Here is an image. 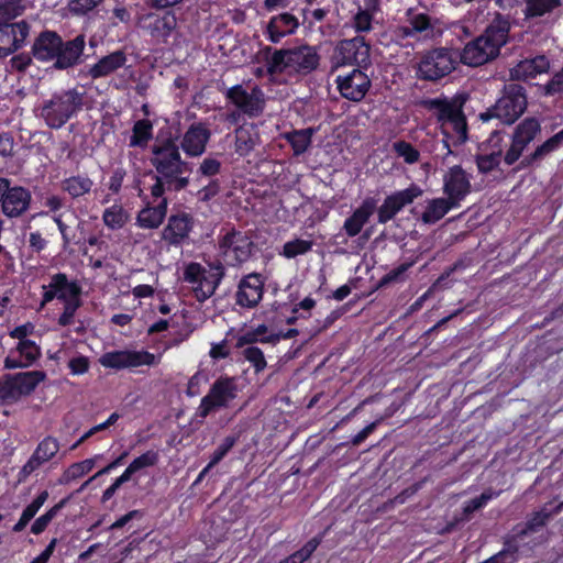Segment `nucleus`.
I'll list each match as a JSON object with an SVG mask.
<instances>
[{
	"instance_id": "f257e3e1",
	"label": "nucleus",
	"mask_w": 563,
	"mask_h": 563,
	"mask_svg": "<svg viewBox=\"0 0 563 563\" xmlns=\"http://www.w3.org/2000/svg\"><path fill=\"white\" fill-rule=\"evenodd\" d=\"M151 164L156 170L155 184L151 187V195L161 198L165 191H180L189 184L188 163L181 159L178 145L172 139L163 141L152 147Z\"/></svg>"
},
{
	"instance_id": "f03ea898",
	"label": "nucleus",
	"mask_w": 563,
	"mask_h": 563,
	"mask_svg": "<svg viewBox=\"0 0 563 563\" xmlns=\"http://www.w3.org/2000/svg\"><path fill=\"white\" fill-rule=\"evenodd\" d=\"M84 106V92L68 89L56 92L36 109V115L44 120L49 129H60Z\"/></svg>"
},
{
	"instance_id": "7ed1b4c3",
	"label": "nucleus",
	"mask_w": 563,
	"mask_h": 563,
	"mask_svg": "<svg viewBox=\"0 0 563 563\" xmlns=\"http://www.w3.org/2000/svg\"><path fill=\"white\" fill-rule=\"evenodd\" d=\"M319 65L317 51L308 45L276 49L267 60L269 74H309Z\"/></svg>"
},
{
	"instance_id": "20e7f679",
	"label": "nucleus",
	"mask_w": 563,
	"mask_h": 563,
	"mask_svg": "<svg viewBox=\"0 0 563 563\" xmlns=\"http://www.w3.org/2000/svg\"><path fill=\"white\" fill-rule=\"evenodd\" d=\"M467 99L468 95L459 93L451 99H434L430 102L431 108L438 111L437 117L442 123V128L445 129L446 125H450L456 133L459 144L467 140V123L463 113V107Z\"/></svg>"
},
{
	"instance_id": "39448f33",
	"label": "nucleus",
	"mask_w": 563,
	"mask_h": 563,
	"mask_svg": "<svg viewBox=\"0 0 563 563\" xmlns=\"http://www.w3.org/2000/svg\"><path fill=\"white\" fill-rule=\"evenodd\" d=\"M207 271L199 263H189L184 271V280L192 284V290L198 301L210 298L224 276L221 263L210 264Z\"/></svg>"
},
{
	"instance_id": "423d86ee",
	"label": "nucleus",
	"mask_w": 563,
	"mask_h": 563,
	"mask_svg": "<svg viewBox=\"0 0 563 563\" xmlns=\"http://www.w3.org/2000/svg\"><path fill=\"white\" fill-rule=\"evenodd\" d=\"M239 388L233 377H219L202 397L197 409V417L206 419L210 413L223 408L238 397Z\"/></svg>"
},
{
	"instance_id": "0eeeda50",
	"label": "nucleus",
	"mask_w": 563,
	"mask_h": 563,
	"mask_svg": "<svg viewBox=\"0 0 563 563\" xmlns=\"http://www.w3.org/2000/svg\"><path fill=\"white\" fill-rule=\"evenodd\" d=\"M527 97L525 88L517 82L504 85L503 96L495 101V119L505 124H512L526 110Z\"/></svg>"
},
{
	"instance_id": "6e6552de",
	"label": "nucleus",
	"mask_w": 563,
	"mask_h": 563,
	"mask_svg": "<svg viewBox=\"0 0 563 563\" xmlns=\"http://www.w3.org/2000/svg\"><path fill=\"white\" fill-rule=\"evenodd\" d=\"M455 68V58L448 48H434L422 54L417 67V77L435 81Z\"/></svg>"
},
{
	"instance_id": "1a4fd4ad",
	"label": "nucleus",
	"mask_w": 563,
	"mask_h": 563,
	"mask_svg": "<svg viewBox=\"0 0 563 563\" xmlns=\"http://www.w3.org/2000/svg\"><path fill=\"white\" fill-rule=\"evenodd\" d=\"M46 378L43 371L22 372L14 375H5L0 380V399L15 401L34 391L36 386Z\"/></svg>"
},
{
	"instance_id": "9d476101",
	"label": "nucleus",
	"mask_w": 563,
	"mask_h": 563,
	"mask_svg": "<svg viewBox=\"0 0 563 563\" xmlns=\"http://www.w3.org/2000/svg\"><path fill=\"white\" fill-rule=\"evenodd\" d=\"M254 243L243 232L232 229L219 242V251L228 265L245 263L252 255Z\"/></svg>"
},
{
	"instance_id": "9b49d317",
	"label": "nucleus",
	"mask_w": 563,
	"mask_h": 563,
	"mask_svg": "<svg viewBox=\"0 0 563 563\" xmlns=\"http://www.w3.org/2000/svg\"><path fill=\"white\" fill-rule=\"evenodd\" d=\"M225 97L249 118L262 115L266 106L265 95L258 86L247 91L242 85H235L227 90Z\"/></svg>"
},
{
	"instance_id": "f8f14e48",
	"label": "nucleus",
	"mask_w": 563,
	"mask_h": 563,
	"mask_svg": "<svg viewBox=\"0 0 563 563\" xmlns=\"http://www.w3.org/2000/svg\"><path fill=\"white\" fill-rule=\"evenodd\" d=\"M541 132V124L536 118L523 119L514 130L511 144L504 156L505 163L510 166L522 155L525 148Z\"/></svg>"
},
{
	"instance_id": "ddd939ff",
	"label": "nucleus",
	"mask_w": 563,
	"mask_h": 563,
	"mask_svg": "<svg viewBox=\"0 0 563 563\" xmlns=\"http://www.w3.org/2000/svg\"><path fill=\"white\" fill-rule=\"evenodd\" d=\"M493 25L485 29V34L471 41L461 54V60L468 66H479L493 57Z\"/></svg>"
},
{
	"instance_id": "4468645a",
	"label": "nucleus",
	"mask_w": 563,
	"mask_h": 563,
	"mask_svg": "<svg viewBox=\"0 0 563 563\" xmlns=\"http://www.w3.org/2000/svg\"><path fill=\"white\" fill-rule=\"evenodd\" d=\"M422 195V190L417 185H411L405 190L396 191L387 196L383 205L378 208L377 220L379 223H386L391 220L402 208L410 205L416 198Z\"/></svg>"
},
{
	"instance_id": "2eb2a0df",
	"label": "nucleus",
	"mask_w": 563,
	"mask_h": 563,
	"mask_svg": "<svg viewBox=\"0 0 563 563\" xmlns=\"http://www.w3.org/2000/svg\"><path fill=\"white\" fill-rule=\"evenodd\" d=\"M99 362L104 367L121 369L141 365H153L155 364V355L145 351H114L104 353Z\"/></svg>"
},
{
	"instance_id": "dca6fc26",
	"label": "nucleus",
	"mask_w": 563,
	"mask_h": 563,
	"mask_svg": "<svg viewBox=\"0 0 563 563\" xmlns=\"http://www.w3.org/2000/svg\"><path fill=\"white\" fill-rule=\"evenodd\" d=\"M336 84L341 96L355 102L361 101L371 87L368 76L358 68H354L345 76H339Z\"/></svg>"
},
{
	"instance_id": "f3484780",
	"label": "nucleus",
	"mask_w": 563,
	"mask_h": 563,
	"mask_svg": "<svg viewBox=\"0 0 563 563\" xmlns=\"http://www.w3.org/2000/svg\"><path fill=\"white\" fill-rule=\"evenodd\" d=\"M338 60L342 64L364 66L369 60V45L363 36L341 41L336 46Z\"/></svg>"
},
{
	"instance_id": "a211bd4d",
	"label": "nucleus",
	"mask_w": 563,
	"mask_h": 563,
	"mask_svg": "<svg viewBox=\"0 0 563 563\" xmlns=\"http://www.w3.org/2000/svg\"><path fill=\"white\" fill-rule=\"evenodd\" d=\"M30 26L25 21L12 25H0V53L2 57L18 51L29 35Z\"/></svg>"
},
{
	"instance_id": "6ab92c4d",
	"label": "nucleus",
	"mask_w": 563,
	"mask_h": 563,
	"mask_svg": "<svg viewBox=\"0 0 563 563\" xmlns=\"http://www.w3.org/2000/svg\"><path fill=\"white\" fill-rule=\"evenodd\" d=\"M443 180L444 194L453 205L457 206L471 189V184L466 173L462 169V167L454 166L450 168V170L444 175Z\"/></svg>"
},
{
	"instance_id": "aec40b11",
	"label": "nucleus",
	"mask_w": 563,
	"mask_h": 563,
	"mask_svg": "<svg viewBox=\"0 0 563 563\" xmlns=\"http://www.w3.org/2000/svg\"><path fill=\"white\" fill-rule=\"evenodd\" d=\"M59 450V442L53 437H46L36 446L34 453L20 472V479H25L43 463L54 457Z\"/></svg>"
},
{
	"instance_id": "412c9836",
	"label": "nucleus",
	"mask_w": 563,
	"mask_h": 563,
	"mask_svg": "<svg viewBox=\"0 0 563 563\" xmlns=\"http://www.w3.org/2000/svg\"><path fill=\"white\" fill-rule=\"evenodd\" d=\"M550 69L549 58L541 54L532 58L520 60L515 67L509 69V77L512 81L528 80L538 75L547 74Z\"/></svg>"
},
{
	"instance_id": "4be33fe9",
	"label": "nucleus",
	"mask_w": 563,
	"mask_h": 563,
	"mask_svg": "<svg viewBox=\"0 0 563 563\" xmlns=\"http://www.w3.org/2000/svg\"><path fill=\"white\" fill-rule=\"evenodd\" d=\"M263 297V282L258 274H250L244 277L236 291V303L245 307L253 308L258 305Z\"/></svg>"
},
{
	"instance_id": "5701e85b",
	"label": "nucleus",
	"mask_w": 563,
	"mask_h": 563,
	"mask_svg": "<svg viewBox=\"0 0 563 563\" xmlns=\"http://www.w3.org/2000/svg\"><path fill=\"white\" fill-rule=\"evenodd\" d=\"M85 45L86 37L82 34H79L67 42L62 41L60 48H58L57 59L54 64L55 68L66 69L81 63Z\"/></svg>"
},
{
	"instance_id": "b1692460",
	"label": "nucleus",
	"mask_w": 563,
	"mask_h": 563,
	"mask_svg": "<svg viewBox=\"0 0 563 563\" xmlns=\"http://www.w3.org/2000/svg\"><path fill=\"white\" fill-rule=\"evenodd\" d=\"M31 194L23 187H10L2 199V211L9 218H15L23 214L30 206Z\"/></svg>"
},
{
	"instance_id": "393cba45",
	"label": "nucleus",
	"mask_w": 563,
	"mask_h": 563,
	"mask_svg": "<svg viewBox=\"0 0 563 563\" xmlns=\"http://www.w3.org/2000/svg\"><path fill=\"white\" fill-rule=\"evenodd\" d=\"M192 224V217L188 213L180 212L173 214L169 217L168 223L163 230V239L169 244L178 245L188 238Z\"/></svg>"
},
{
	"instance_id": "a878e982",
	"label": "nucleus",
	"mask_w": 563,
	"mask_h": 563,
	"mask_svg": "<svg viewBox=\"0 0 563 563\" xmlns=\"http://www.w3.org/2000/svg\"><path fill=\"white\" fill-rule=\"evenodd\" d=\"M62 45V37L52 31H45L35 40L32 52L40 60L57 59L58 48Z\"/></svg>"
},
{
	"instance_id": "bb28decb",
	"label": "nucleus",
	"mask_w": 563,
	"mask_h": 563,
	"mask_svg": "<svg viewBox=\"0 0 563 563\" xmlns=\"http://www.w3.org/2000/svg\"><path fill=\"white\" fill-rule=\"evenodd\" d=\"M210 137L209 131L201 124L191 125L184 134L181 147L190 156H199L206 150V144Z\"/></svg>"
},
{
	"instance_id": "cd10ccee",
	"label": "nucleus",
	"mask_w": 563,
	"mask_h": 563,
	"mask_svg": "<svg viewBox=\"0 0 563 563\" xmlns=\"http://www.w3.org/2000/svg\"><path fill=\"white\" fill-rule=\"evenodd\" d=\"M235 152L240 156L249 155L261 142L260 132L254 123L243 124L234 131Z\"/></svg>"
},
{
	"instance_id": "c85d7f7f",
	"label": "nucleus",
	"mask_w": 563,
	"mask_h": 563,
	"mask_svg": "<svg viewBox=\"0 0 563 563\" xmlns=\"http://www.w3.org/2000/svg\"><path fill=\"white\" fill-rule=\"evenodd\" d=\"M375 209L376 200L374 198L365 199L362 205L353 212V214L345 220L344 230L346 234L349 236L357 235Z\"/></svg>"
},
{
	"instance_id": "c756f323",
	"label": "nucleus",
	"mask_w": 563,
	"mask_h": 563,
	"mask_svg": "<svg viewBox=\"0 0 563 563\" xmlns=\"http://www.w3.org/2000/svg\"><path fill=\"white\" fill-rule=\"evenodd\" d=\"M162 200L155 207L146 206L143 208L136 218V222L141 228L144 229H156L158 228L167 213V199L163 196L161 197Z\"/></svg>"
},
{
	"instance_id": "7c9ffc66",
	"label": "nucleus",
	"mask_w": 563,
	"mask_h": 563,
	"mask_svg": "<svg viewBox=\"0 0 563 563\" xmlns=\"http://www.w3.org/2000/svg\"><path fill=\"white\" fill-rule=\"evenodd\" d=\"M554 509L547 511L545 509L533 512L523 526H517L512 530V534L516 536L522 542L529 533L538 532L540 529L547 526L548 521L555 515Z\"/></svg>"
},
{
	"instance_id": "2f4dec72",
	"label": "nucleus",
	"mask_w": 563,
	"mask_h": 563,
	"mask_svg": "<svg viewBox=\"0 0 563 563\" xmlns=\"http://www.w3.org/2000/svg\"><path fill=\"white\" fill-rule=\"evenodd\" d=\"M126 62V56L122 51H115L104 57H102L97 64L89 69V75L92 78H99L107 76L120 67Z\"/></svg>"
},
{
	"instance_id": "473e14b6",
	"label": "nucleus",
	"mask_w": 563,
	"mask_h": 563,
	"mask_svg": "<svg viewBox=\"0 0 563 563\" xmlns=\"http://www.w3.org/2000/svg\"><path fill=\"white\" fill-rule=\"evenodd\" d=\"M451 200L444 198L431 199L428 201L421 220L427 224H433L442 219L451 208L455 207Z\"/></svg>"
},
{
	"instance_id": "72a5a7b5",
	"label": "nucleus",
	"mask_w": 563,
	"mask_h": 563,
	"mask_svg": "<svg viewBox=\"0 0 563 563\" xmlns=\"http://www.w3.org/2000/svg\"><path fill=\"white\" fill-rule=\"evenodd\" d=\"M526 19L540 18L562 5V0H523Z\"/></svg>"
},
{
	"instance_id": "f704fd0d",
	"label": "nucleus",
	"mask_w": 563,
	"mask_h": 563,
	"mask_svg": "<svg viewBox=\"0 0 563 563\" xmlns=\"http://www.w3.org/2000/svg\"><path fill=\"white\" fill-rule=\"evenodd\" d=\"M313 134L314 129L307 128L288 132L285 134V139L290 143L294 154L299 156L309 148Z\"/></svg>"
},
{
	"instance_id": "c9c22d12",
	"label": "nucleus",
	"mask_w": 563,
	"mask_h": 563,
	"mask_svg": "<svg viewBox=\"0 0 563 563\" xmlns=\"http://www.w3.org/2000/svg\"><path fill=\"white\" fill-rule=\"evenodd\" d=\"M93 183L87 176H71L62 181V189L73 198H79L91 190Z\"/></svg>"
},
{
	"instance_id": "e433bc0d",
	"label": "nucleus",
	"mask_w": 563,
	"mask_h": 563,
	"mask_svg": "<svg viewBox=\"0 0 563 563\" xmlns=\"http://www.w3.org/2000/svg\"><path fill=\"white\" fill-rule=\"evenodd\" d=\"M48 498L47 490H43L26 508L23 510L19 521L13 526L14 532H21L27 523L34 518L40 508Z\"/></svg>"
},
{
	"instance_id": "4c0bfd02",
	"label": "nucleus",
	"mask_w": 563,
	"mask_h": 563,
	"mask_svg": "<svg viewBox=\"0 0 563 563\" xmlns=\"http://www.w3.org/2000/svg\"><path fill=\"white\" fill-rule=\"evenodd\" d=\"M523 543L512 533L504 542V549L495 553V563H515L519 558V548Z\"/></svg>"
},
{
	"instance_id": "58836bf2",
	"label": "nucleus",
	"mask_w": 563,
	"mask_h": 563,
	"mask_svg": "<svg viewBox=\"0 0 563 563\" xmlns=\"http://www.w3.org/2000/svg\"><path fill=\"white\" fill-rule=\"evenodd\" d=\"M176 25V16L167 12L163 16L154 19L148 27L153 36L165 40L175 30Z\"/></svg>"
},
{
	"instance_id": "ea45409f",
	"label": "nucleus",
	"mask_w": 563,
	"mask_h": 563,
	"mask_svg": "<svg viewBox=\"0 0 563 563\" xmlns=\"http://www.w3.org/2000/svg\"><path fill=\"white\" fill-rule=\"evenodd\" d=\"M153 125L148 120H139L133 126V134L130 139L131 146H145L152 139Z\"/></svg>"
},
{
	"instance_id": "a19ab883",
	"label": "nucleus",
	"mask_w": 563,
	"mask_h": 563,
	"mask_svg": "<svg viewBox=\"0 0 563 563\" xmlns=\"http://www.w3.org/2000/svg\"><path fill=\"white\" fill-rule=\"evenodd\" d=\"M102 220L111 229H121L129 220V214L121 206H112L104 210Z\"/></svg>"
},
{
	"instance_id": "79ce46f5",
	"label": "nucleus",
	"mask_w": 563,
	"mask_h": 563,
	"mask_svg": "<svg viewBox=\"0 0 563 563\" xmlns=\"http://www.w3.org/2000/svg\"><path fill=\"white\" fill-rule=\"evenodd\" d=\"M24 10L21 0H4L0 2V25H12L11 20L20 15Z\"/></svg>"
},
{
	"instance_id": "37998d69",
	"label": "nucleus",
	"mask_w": 563,
	"mask_h": 563,
	"mask_svg": "<svg viewBox=\"0 0 563 563\" xmlns=\"http://www.w3.org/2000/svg\"><path fill=\"white\" fill-rule=\"evenodd\" d=\"M96 459H87L78 463L71 464L63 474L60 482L69 483L75 481L92 470Z\"/></svg>"
},
{
	"instance_id": "c03bdc74",
	"label": "nucleus",
	"mask_w": 563,
	"mask_h": 563,
	"mask_svg": "<svg viewBox=\"0 0 563 563\" xmlns=\"http://www.w3.org/2000/svg\"><path fill=\"white\" fill-rule=\"evenodd\" d=\"M14 352L23 358L26 367L31 366L41 355L40 347L31 340L20 341Z\"/></svg>"
},
{
	"instance_id": "a18cd8bd",
	"label": "nucleus",
	"mask_w": 563,
	"mask_h": 563,
	"mask_svg": "<svg viewBox=\"0 0 563 563\" xmlns=\"http://www.w3.org/2000/svg\"><path fill=\"white\" fill-rule=\"evenodd\" d=\"M66 286V274L58 273L52 276L48 286H43V305L57 298L58 290Z\"/></svg>"
},
{
	"instance_id": "49530a36",
	"label": "nucleus",
	"mask_w": 563,
	"mask_h": 563,
	"mask_svg": "<svg viewBox=\"0 0 563 563\" xmlns=\"http://www.w3.org/2000/svg\"><path fill=\"white\" fill-rule=\"evenodd\" d=\"M242 355L254 366L256 373L262 372L266 367L264 353L257 346L251 345L244 347Z\"/></svg>"
},
{
	"instance_id": "de8ad7c7",
	"label": "nucleus",
	"mask_w": 563,
	"mask_h": 563,
	"mask_svg": "<svg viewBox=\"0 0 563 563\" xmlns=\"http://www.w3.org/2000/svg\"><path fill=\"white\" fill-rule=\"evenodd\" d=\"M323 536L324 533L313 537L300 550L292 553L291 556L296 563H303L307 561L322 542Z\"/></svg>"
},
{
	"instance_id": "09e8293b",
	"label": "nucleus",
	"mask_w": 563,
	"mask_h": 563,
	"mask_svg": "<svg viewBox=\"0 0 563 563\" xmlns=\"http://www.w3.org/2000/svg\"><path fill=\"white\" fill-rule=\"evenodd\" d=\"M238 438L234 435H229L223 439V441L220 443V445L216 449V451L212 453L210 462L207 465V470H211L214 465H217L227 454L228 452L234 446L236 443Z\"/></svg>"
},
{
	"instance_id": "8fccbe9b",
	"label": "nucleus",
	"mask_w": 563,
	"mask_h": 563,
	"mask_svg": "<svg viewBox=\"0 0 563 563\" xmlns=\"http://www.w3.org/2000/svg\"><path fill=\"white\" fill-rule=\"evenodd\" d=\"M393 148L408 164H413L419 159V152L410 143L397 141L393 144Z\"/></svg>"
},
{
	"instance_id": "3c124183",
	"label": "nucleus",
	"mask_w": 563,
	"mask_h": 563,
	"mask_svg": "<svg viewBox=\"0 0 563 563\" xmlns=\"http://www.w3.org/2000/svg\"><path fill=\"white\" fill-rule=\"evenodd\" d=\"M273 29H280L285 31L286 34H291L298 27L297 19L290 13H283L277 16H274L271 21Z\"/></svg>"
},
{
	"instance_id": "603ef678",
	"label": "nucleus",
	"mask_w": 563,
	"mask_h": 563,
	"mask_svg": "<svg viewBox=\"0 0 563 563\" xmlns=\"http://www.w3.org/2000/svg\"><path fill=\"white\" fill-rule=\"evenodd\" d=\"M312 243L310 241L306 240H294L290 242H287L284 245L283 255L292 258L297 255L305 254L311 249Z\"/></svg>"
},
{
	"instance_id": "864d4df0",
	"label": "nucleus",
	"mask_w": 563,
	"mask_h": 563,
	"mask_svg": "<svg viewBox=\"0 0 563 563\" xmlns=\"http://www.w3.org/2000/svg\"><path fill=\"white\" fill-rule=\"evenodd\" d=\"M488 143L483 142L478 146V153L476 154V164L478 170L483 174L493 170V153H488Z\"/></svg>"
},
{
	"instance_id": "5fc2aeb1",
	"label": "nucleus",
	"mask_w": 563,
	"mask_h": 563,
	"mask_svg": "<svg viewBox=\"0 0 563 563\" xmlns=\"http://www.w3.org/2000/svg\"><path fill=\"white\" fill-rule=\"evenodd\" d=\"M544 96L563 93V67L543 86Z\"/></svg>"
},
{
	"instance_id": "6e6d98bb",
	"label": "nucleus",
	"mask_w": 563,
	"mask_h": 563,
	"mask_svg": "<svg viewBox=\"0 0 563 563\" xmlns=\"http://www.w3.org/2000/svg\"><path fill=\"white\" fill-rule=\"evenodd\" d=\"M81 306L80 299L67 300L64 305V311L58 318V324L62 327L69 325L77 309Z\"/></svg>"
},
{
	"instance_id": "4d7b16f0",
	"label": "nucleus",
	"mask_w": 563,
	"mask_h": 563,
	"mask_svg": "<svg viewBox=\"0 0 563 563\" xmlns=\"http://www.w3.org/2000/svg\"><path fill=\"white\" fill-rule=\"evenodd\" d=\"M81 287L77 282H69L66 277V286L58 290L57 298L67 302V300L71 299H80Z\"/></svg>"
},
{
	"instance_id": "13d9d810",
	"label": "nucleus",
	"mask_w": 563,
	"mask_h": 563,
	"mask_svg": "<svg viewBox=\"0 0 563 563\" xmlns=\"http://www.w3.org/2000/svg\"><path fill=\"white\" fill-rule=\"evenodd\" d=\"M102 0H70L68 3L69 11L82 15L96 8Z\"/></svg>"
},
{
	"instance_id": "bf43d9fd",
	"label": "nucleus",
	"mask_w": 563,
	"mask_h": 563,
	"mask_svg": "<svg viewBox=\"0 0 563 563\" xmlns=\"http://www.w3.org/2000/svg\"><path fill=\"white\" fill-rule=\"evenodd\" d=\"M490 498H492L490 492H484L481 496L475 497V498L471 499L468 503H466V505L463 508L465 519H467L471 514H473L474 511L478 510L484 505H486L488 503V500H490Z\"/></svg>"
},
{
	"instance_id": "052dcab7",
	"label": "nucleus",
	"mask_w": 563,
	"mask_h": 563,
	"mask_svg": "<svg viewBox=\"0 0 563 563\" xmlns=\"http://www.w3.org/2000/svg\"><path fill=\"white\" fill-rule=\"evenodd\" d=\"M158 454L154 451H147L134 459L130 464L134 467L136 472L142 468L153 466L157 463Z\"/></svg>"
},
{
	"instance_id": "680f3d73",
	"label": "nucleus",
	"mask_w": 563,
	"mask_h": 563,
	"mask_svg": "<svg viewBox=\"0 0 563 563\" xmlns=\"http://www.w3.org/2000/svg\"><path fill=\"white\" fill-rule=\"evenodd\" d=\"M354 27L357 32H367L372 27V14L366 10H360L354 16Z\"/></svg>"
},
{
	"instance_id": "e2e57ef3",
	"label": "nucleus",
	"mask_w": 563,
	"mask_h": 563,
	"mask_svg": "<svg viewBox=\"0 0 563 563\" xmlns=\"http://www.w3.org/2000/svg\"><path fill=\"white\" fill-rule=\"evenodd\" d=\"M410 30L417 33L431 29L430 18L426 14H416L409 21Z\"/></svg>"
},
{
	"instance_id": "0e129e2a",
	"label": "nucleus",
	"mask_w": 563,
	"mask_h": 563,
	"mask_svg": "<svg viewBox=\"0 0 563 563\" xmlns=\"http://www.w3.org/2000/svg\"><path fill=\"white\" fill-rule=\"evenodd\" d=\"M550 150L542 143L541 145L537 146V148L529 155H527L522 161L521 165L523 167H528L532 165L534 162H538L542 159L544 156L550 154Z\"/></svg>"
},
{
	"instance_id": "69168bd1",
	"label": "nucleus",
	"mask_w": 563,
	"mask_h": 563,
	"mask_svg": "<svg viewBox=\"0 0 563 563\" xmlns=\"http://www.w3.org/2000/svg\"><path fill=\"white\" fill-rule=\"evenodd\" d=\"M221 163L214 158H205L199 166V172L205 176H213L220 172Z\"/></svg>"
},
{
	"instance_id": "338daca9",
	"label": "nucleus",
	"mask_w": 563,
	"mask_h": 563,
	"mask_svg": "<svg viewBox=\"0 0 563 563\" xmlns=\"http://www.w3.org/2000/svg\"><path fill=\"white\" fill-rule=\"evenodd\" d=\"M68 366L73 374H84L89 368V360L86 356L74 357L69 361Z\"/></svg>"
},
{
	"instance_id": "774afa93",
	"label": "nucleus",
	"mask_w": 563,
	"mask_h": 563,
	"mask_svg": "<svg viewBox=\"0 0 563 563\" xmlns=\"http://www.w3.org/2000/svg\"><path fill=\"white\" fill-rule=\"evenodd\" d=\"M264 338H258L256 334H255V331L254 330H251V331H247L241 335L238 336L236 339V347H240V349H244L246 346H251L253 345L255 342L260 341V342H264L266 343L265 341H262Z\"/></svg>"
}]
</instances>
